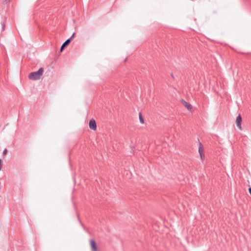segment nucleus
Instances as JSON below:
<instances>
[{"label":"nucleus","mask_w":251,"mask_h":251,"mask_svg":"<svg viewBox=\"0 0 251 251\" xmlns=\"http://www.w3.org/2000/svg\"><path fill=\"white\" fill-rule=\"evenodd\" d=\"M7 152V150L6 149H5L3 151V155H5Z\"/></svg>","instance_id":"nucleus-11"},{"label":"nucleus","mask_w":251,"mask_h":251,"mask_svg":"<svg viewBox=\"0 0 251 251\" xmlns=\"http://www.w3.org/2000/svg\"><path fill=\"white\" fill-rule=\"evenodd\" d=\"M2 160L1 159H0V171L1 169L2 168Z\"/></svg>","instance_id":"nucleus-12"},{"label":"nucleus","mask_w":251,"mask_h":251,"mask_svg":"<svg viewBox=\"0 0 251 251\" xmlns=\"http://www.w3.org/2000/svg\"><path fill=\"white\" fill-rule=\"evenodd\" d=\"M2 25V30L3 31L4 29V23L1 25Z\"/></svg>","instance_id":"nucleus-14"},{"label":"nucleus","mask_w":251,"mask_h":251,"mask_svg":"<svg viewBox=\"0 0 251 251\" xmlns=\"http://www.w3.org/2000/svg\"><path fill=\"white\" fill-rule=\"evenodd\" d=\"M70 40L67 39L62 45L60 48V52L62 51L70 43Z\"/></svg>","instance_id":"nucleus-5"},{"label":"nucleus","mask_w":251,"mask_h":251,"mask_svg":"<svg viewBox=\"0 0 251 251\" xmlns=\"http://www.w3.org/2000/svg\"><path fill=\"white\" fill-rule=\"evenodd\" d=\"M89 128L92 130H96L97 128V124L95 120L94 119H91L89 121Z\"/></svg>","instance_id":"nucleus-2"},{"label":"nucleus","mask_w":251,"mask_h":251,"mask_svg":"<svg viewBox=\"0 0 251 251\" xmlns=\"http://www.w3.org/2000/svg\"><path fill=\"white\" fill-rule=\"evenodd\" d=\"M78 220H79V221L80 223H81V225L83 226V224L81 223V221H80V220H79V218H78Z\"/></svg>","instance_id":"nucleus-16"},{"label":"nucleus","mask_w":251,"mask_h":251,"mask_svg":"<svg viewBox=\"0 0 251 251\" xmlns=\"http://www.w3.org/2000/svg\"><path fill=\"white\" fill-rule=\"evenodd\" d=\"M182 101L183 102L185 106L188 109V110H191L192 109V105L190 103L185 101L183 100H182Z\"/></svg>","instance_id":"nucleus-6"},{"label":"nucleus","mask_w":251,"mask_h":251,"mask_svg":"<svg viewBox=\"0 0 251 251\" xmlns=\"http://www.w3.org/2000/svg\"><path fill=\"white\" fill-rule=\"evenodd\" d=\"M90 245L92 251H97V246L95 241L93 239H91Z\"/></svg>","instance_id":"nucleus-4"},{"label":"nucleus","mask_w":251,"mask_h":251,"mask_svg":"<svg viewBox=\"0 0 251 251\" xmlns=\"http://www.w3.org/2000/svg\"><path fill=\"white\" fill-rule=\"evenodd\" d=\"M249 193L250 194V195H251V187H250L249 188Z\"/></svg>","instance_id":"nucleus-15"},{"label":"nucleus","mask_w":251,"mask_h":251,"mask_svg":"<svg viewBox=\"0 0 251 251\" xmlns=\"http://www.w3.org/2000/svg\"><path fill=\"white\" fill-rule=\"evenodd\" d=\"M139 121H140V122L143 124L144 123V118H143V117L141 114V113H140L139 114Z\"/></svg>","instance_id":"nucleus-8"},{"label":"nucleus","mask_w":251,"mask_h":251,"mask_svg":"<svg viewBox=\"0 0 251 251\" xmlns=\"http://www.w3.org/2000/svg\"><path fill=\"white\" fill-rule=\"evenodd\" d=\"M200 157L201 159V160H203L204 158V154L203 153H201V154H200Z\"/></svg>","instance_id":"nucleus-10"},{"label":"nucleus","mask_w":251,"mask_h":251,"mask_svg":"<svg viewBox=\"0 0 251 251\" xmlns=\"http://www.w3.org/2000/svg\"><path fill=\"white\" fill-rule=\"evenodd\" d=\"M198 151L200 154H201V153H203L202 145L201 143V142H199Z\"/></svg>","instance_id":"nucleus-7"},{"label":"nucleus","mask_w":251,"mask_h":251,"mask_svg":"<svg viewBox=\"0 0 251 251\" xmlns=\"http://www.w3.org/2000/svg\"><path fill=\"white\" fill-rule=\"evenodd\" d=\"M242 121V119L240 114H239L237 117L236 119V123L237 126L240 129H241V123Z\"/></svg>","instance_id":"nucleus-3"},{"label":"nucleus","mask_w":251,"mask_h":251,"mask_svg":"<svg viewBox=\"0 0 251 251\" xmlns=\"http://www.w3.org/2000/svg\"><path fill=\"white\" fill-rule=\"evenodd\" d=\"M171 76H172L173 77H174V75H173V74L172 73L171 74Z\"/></svg>","instance_id":"nucleus-17"},{"label":"nucleus","mask_w":251,"mask_h":251,"mask_svg":"<svg viewBox=\"0 0 251 251\" xmlns=\"http://www.w3.org/2000/svg\"><path fill=\"white\" fill-rule=\"evenodd\" d=\"M10 0H4L3 1V4H7L9 2H10Z\"/></svg>","instance_id":"nucleus-13"},{"label":"nucleus","mask_w":251,"mask_h":251,"mask_svg":"<svg viewBox=\"0 0 251 251\" xmlns=\"http://www.w3.org/2000/svg\"><path fill=\"white\" fill-rule=\"evenodd\" d=\"M75 33H73V34L72 35V36L69 38H68V39L69 40H70V42H71V41L73 40V39L75 37Z\"/></svg>","instance_id":"nucleus-9"},{"label":"nucleus","mask_w":251,"mask_h":251,"mask_svg":"<svg viewBox=\"0 0 251 251\" xmlns=\"http://www.w3.org/2000/svg\"><path fill=\"white\" fill-rule=\"evenodd\" d=\"M44 73V68L41 67L37 71L31 72L28 75L30 80H36L39 79Z\"/></svg>","instance_id":"nucleus-1"}]
</instances>
